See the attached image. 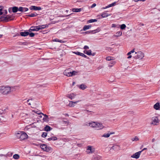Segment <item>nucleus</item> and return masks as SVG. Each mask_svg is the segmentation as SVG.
Segmentation results:
<instances>
[{"label": "nucleus", "mask_w": 160, "mask_h": 160, "mask_svg": "<svg viewBox=\"0 0 160 160\" xmlns=\"http://www.w3.org/2000/svg\"><path fill=\"white\" fill-rule=\"evenodd\" d=\"M132 56L131 55H129L128 57L127 58L128 59L130 58H132Z\"/></svg>", "instance_id": "62"}, {"label": "nucleus", "mask_w": 160, "mask_h": 160, "mask_svg": "<svg viewBox=\"0 0 160 160\" xmlns=\"http://www.w3.org/2000/svg\"><path fill=\"white\" fill-rule=\"evenodd\" d=\"M47 135V133L46 132H43L42 135V137L43 138L46 137Z\"/></svg>", "instance_id": "46"}, {"label": "nucleus", "mask_w": 160, "mask_h": 160, "mask_svg": "<svg viewBox=\"0 0 160 160\" xmlns=\"http://www.w3.org/2000/svg\"><path fill=\"white\" fill-rule=\"evenodd\" d=\"M65 115L66 116H69V115L68 113H66L65 114Z\"/></svg>", "instance_id": "64"}, {"label": "nucleus", "mask_w": 160, "mask_h": 160, "mask_svg": "<svg viewBox=\"0 0 160 160\" xmlns=\"http://www.w3.org/2000/svg\"><path fill=\"white\" fill-rule=\"evenodd\" d=\"M119 148L120 146H119L117 145H115L112 147L111 149H119Z\"/></svg>", "instance_id": "39"}, {"label": "nucleus", "mask_w": 160, "mask_h": 160, "mask_svg": "<svg viewBox=\"0 0 160 160\" xmlns=\"http://www.w3.org/2000/svg\"><path fill=\"white\" fill-rule=\"evenodd\" d=\"M48 25H40L38 26V28L39 30L40 29H42L44 28H45L47 27H48Z\"/></svg>", "instance_id": "21"}, {"label": "nucleus", "mask_w": 160, "mask_h": 160, "mask_svg": "<svg viewBox=\"0 0 160 160\" xmlns=\"http://www.w3.org/2000/svg\"><path fill=\"white\" fill-rule=\"evenodd\" d=\"M28 136L27 134L26 133L22 132L20 136V139L21 140L25 139L27 138Z\"/></svg>", "instance_id": "7"}, {"label": "nucleus", "mask_w": 160, "mask_h": 160, "mask_svg": "<svg viewBox=\"0 0 160 160\" xmlns=\"http://www.w3.org/2000/svg\"><path fill=\"white\" fill-rule=\"evenodd\" d=\"M153 108L156 110L160 109V105L159 102H157L153 106Z\"/></svg>", "instance_id": "14"}, {"label": "nucleus", "mask_w": 160, "mask_h": 160, "mask_svg": "<svg viewBox=\"0 0 160 160\" xmlns=\"http://www.w3.org/2000/svg\"><path fill=\"white\" fill-rule=\"evenodd\" d=\"M2 156H4L5 157H7V155H6L5 154H0V157H2Z\"/></svg>", "instance_id": "57"}, {"label": "nucleus", "mask_w": 160, "mask_h": 160, "mask_svg": "<svg viewBox=\"0 0 160 160\" xmlns=\"http://www.w3.org/2000/svg\"><path fill=\"white\" fill-rule=\"evenodd\" d=\"M80 101L78 100L76 102L70 101L69 103V106L71 107H73L75 104H76L77 102H79Z\"/></svg>", "instance_id": "16"}, {"label": "nucleus", "mask_w": 160, "mask_h": 160, "mask_svg": "<svg viewBox=\"0 0 160 160\" xmlns=\"http://www.w3.org/2000/svg\"><path fill=\"white\" fill-rule=\"evenodd\" d=\"M23 8L20 7L18 8V10L20 12H22L23 11Z\"/></svg>", "instance_id": "52"}, {"label": "nucleus", "mask_w": 160, "mask_h": 160, "mask_svg": "<svg viewBox=\"0 0 160 160\" xmlns=\"http://www.w3.org/2000/svg\"><path fill=\"white\" fill-rule=\"evenodd\" d=\"M84 49H89V47L87 46H85L83 48Z\"/></svg>", "instance_id": "55"}, {"label": "nucleus", "mask_w": 160, "mask_h": 160, "mask_svg": "<svg viewBox=\"0 0 160 160\" xmlns=\"http://www.w3.org/2000/svg\"><path fill=\"white\" fill-rule=\"evenodd\" d=\"M29 35L30 37H33L34 36L35 34L31 32L30 33H29Z\"/></svg>", "instance_id": "51"}, {"label": "nucleus", "mask_w": 160, "mask_h": 160, "mask_svg": "<svg viewBox=\"0 0 160 160\" xmlns=\"http://www.w3.org/2000/svg\"><path fill=\"white\" fill-rule=\"evenodd\" d=\"M4 11H5V12H4V13L3 14L5 15L7 14V12L6 10H5Z\"/></svg>", "instance_id": "63"}, {"label": "nucleus", "mask_w": 160, "mask_h": 160, "mask_svg": "<svg viewBox=\"0 0 160 160\" xmlns=\"http://www.w3.org/2000/svg\"><path fill=\"white\" fill-rule=\"evenodd\" d=\"M111 14H108L106 12H103L101 14V16L102 18H105L108 17L109 16L111 15Z\"/></svg>", "instance_id": "20"}, {"label": "nucleus", "mask_w": 160, "mask_h": 160, "mask_svg": "<svg viewBox=\"0 0 160 160\" xmlns=\"http://www.w3.org/2000/svg\"><path fill=\"white\" fill-rule=\"evenodd\" d=\"M116 63L115 61H111L108 64V66L109 67H111L113 66Z\"/></svg>", "instance_id": "29"}, {"label": "nucleus", "mask_w": 160, "mask_h": 160, "mask_svg": "<svg viewBox=\"0 0 160 160\" xmlns=\"http://www.w3.org/2000/svg\"><path fill=\"white\" fill-rule=\"evenodd\" d=\"M96 6V4L95 3H93L91 6V8H93Z\"/></svg>", "instance_id": "59"}, {"label": "nucleus", "mask_w": 160, "mask_h": 160, "mask_svg": "<svg viewBox=\"0 0 160 160\" xmlns=\"http://www.w3.org/2000/svg\"><path fill=\"white\" fill-rule=\"evenodd\" d=\"M126 27V26L125 24H122L121 25L120 28L122 29H124Z\"/></svg>", "instance_id": "45"}, {"label": "nucleus", "mask_w": 160, "mask_h": 160, "mask_svg": "<svg viewBox=\"0 0 160 160\" xmlns=\"http://www.w3.org/2000/svg\"><path fill=\"white\" fill-rule=\"evenodd\" d=\"M20 36L19 34L17 33L15 36H14V37H15V36Z\"/></svg>", "instance_id": "61"}, {"label": "nucleus", "mask_w": 160, "mask_h": 160, "mask_svg": "<svg viewBox=\"0 0 160 160\" xmlns=\"http://www.w3.org/2000/svg\"><path fill=\"white\" fill-rule=\"evenodd\" d=\"M131 140L133 142L134 141H137L139 140V139L138 137L136 136L134 138H132Z\"/></svg>", "instance_id": "38"}, {"label": "nucleus", "mask_w": 160, "mask_h": 160, "mask_svg": "<svg viewBox=\"0 0 160 160\" xmlns=\"http://www.w3.org/2000/svg\"><path fill=\"white\" fill-rule=\"evenodd\" d=\"M13 18L14 17L12 15L9 16L8 15L6 17L2 16L1 17L2 20L5 21L6 22L12 20L13 19Z\"/></svg>", "instance_id": "4"}, {"label": "nucleus", "mask_w": 160, "mask_h": 160, "mask_svg": "<svg viewBox=\"0 0 160 160\" xmlns=\"http://www.w3.org/2000/svg\"><path fill=\"white\" fill-rule=\"evenodd\" d=\"M46 150H45L44 151H46L47 152H49L51 149V148L50 147H47V146H46Z\"/></svg>", "instance_id": "48"}, {"label": "nucleus", "mask_w": 160, "mask_h": 160, "mask_svg": "<svg viewBox=\"0 0 160 160\" xmlns=\"http://www.w3.org/2000/svg\"><path fill=\"white\" fill-rule=\"evenodd\" d=\"M112 57H111L108 56V57H107L106 58V59L107 60H108V61H111L112 60Z\"/></svg>", "instance_id": "49"}, {"label": "nucleus", "mask_w": 160, "mask_h": 160, "mask_svg": "<svg viewBox=\"0 0 160 160\" xmlns=\"http://www.w3.org/2000/svg\"><path fill=\"white\" fill-rule=\"evenodd\" d=\"M2 9H0V15H2L4 13V12H2Z\"/></svg>", "instance_id": "58"}, {"label": "nucleus", "mask_w": 160, "mask_h": 160, "mask_svg": "<svg viewBox=\"0 0 160 160\" xmlns=\"http://www.w3.org/2000/svg\"><path fill=\"white\" fill-rule=\"evenodd\" d=\"M87 88V86L84 84H81L80 87V88L83 90H84Z\"/></svg>", "instance_id": "31"}, {"label": "nucleus", "mask_w": 160, "mask_h": 160, "mask_svg": "<svg viewBox=\"0 0 160 160\" xmlns=\"http://www.w3.org/2000/svg\"><path fill=\"white\" fill-rule=\"evenodd\" d=\"M82 9L80 8H72V11L73 12H79L81 11Z\"/></svg>", "instance_id": "27"}, {"label": "nucleus", "mask_w": 160, "mask_h": 160, "mask_svg": "<svg viewBox=\"0 0 160 160\" xmlns=\"http://www.w3.org/2000/svg\"><path fill=\"white\" fill-rule=\"evenodd\" d=\"M28 10V9L26 8H23V11L22 12H25Z\"/></svg>", "instance_id": "53"}, {"label": "nucleus", "mask_w": 160, "mask_h": 160, "mask_svg": "<svg viewBox=\"0 0 160 160\" xmlns=\"http://www.w3.org/2000/svg\"><path fill=\"white\" fill-rule=\"evenodd\" d=\"M53 41L54 42H60L61 43H64V41L59 40L57 38L55 39H54L53 40Z\"/></svg>", "instance_id": "41"}, {"label": "nucleus", "mask_w": 160, "mask_h": 160, "mask_svg": "<svg viewBox=\"0 0 160 160\" xmlns=\"http://www.w3.org/2000/svg\"><path fill=\"white\" fill-rule=\"evenodd\" d=\"M100 31V29L98 28L95 30L91 31V32H92V33H96L97 32H99Z\"/></svg>", "instance_id": "40"}, {"label": "nucleus", "mask_w": 160, "mask_h": 160, "mask_svg": "<svg viewBox=\"0 0 160 160\" xmlns=\"http://www.w3.org/2000/svg\"><path fill=\"white\" fill-rule=\"evenodd\" d=\"M38 14H37L35 12L34 13H32L30 14H29L27 16L29 17H33L36 16Z\"/></svg>", "instance_id": "35"}, {"label": "nucleus", "mask_w": 160, "mask_h": 160, "mask_svg": "<svg viewBox=\"0 0 160 160\" xmlns=\"http://www.w3.org/2000/svg\"><path fill=\"white\" fill-rule=\"evenodd\" d=\"M21 132H19L17 133L16 136L18 138L20 139Z\"/></svg>", "instance_id": "44"}, {"label": "nucleus", "mask_w": 160, "mask_h": 160, "mask_svg": "<svg viewBox=\"0 0 160 160\" xmlns=\"http://www.w3.org/2000/svg\"><path fill=\"white\" fill-rule=\"evenodd\" d=\"M95 128H97V130H100L103 129L104 128L103 126L101 124L97 122Z\"/></svg>", "instance_id": "10"}, {"label": "nucleus", "mask_w": 160, "mask_h": 160, "mask_svg": "<svg viewBox=\"0 0 160 160\" xmlns=\"http://www.w3.org/2000/svg\"><path fill=\"white\" fill-rule=\"evenodd\" d=\"M87 111L88 113V115H90L91 114H92V113H93V112L92 111H89L88 110H86Z\"/></svg>", "instance_id": "54"}, {"label": "nucleus", "mask_w": 160, "mask_h": 160, "mask_svg": "<svg viewBox=\"0 0 160 160\" xmlns=\"http://www.w3.org/2000/svg\"><path fill=\"white\" fill-rule=\"evenodd\" d=\"M11 88L8 86H0V93L3 95H7L11 92Z\"/></svg>", "instance_id": "1"}, {"label": "nucleus", "mask_w": 160, "mask_h": 160, "mask_svg": "<svg viewBox=\"0 0 160 160\" xmlns=\"http://www.w3.org/2000/svg\"><path fill=\"white\" fill-rule=\"evenodd\" d=\"M18 10V8L16 7H14L12 8V11L13 12H16Z\"/></svg>", "instance_id": "34"}, {"label": "nucleus", "mask_w": 160, "mask_h": 160, "mask_svg": "<svg viewBox=\"0 0 160 160\" xmlns=\"http://www.w3.org/2000/svg\"><path fill=\"white\" fill-rule=\"evenodd\" d=\"M142 152V151H140L138 152L135 153L133 155L131 156V157L132 158H135L136 159H138L139 158L141 153Z\"/></svg>", "instance_id": "6"}, {"label": "nucleus", "mask_w": 160, "mask_h": 160, "mask_svg": "<svg viewBox=\"0 0 160 160\" xmlns=\"http://www.w3.org/2000/svg\"><path fill=\"white\" fill-rule=\"evenodd\" d=\"M92 33V32H91V31H87L84 32L85 34H89L90 33Z\"/></svg>", "instance_id": "56"}, {"label": "nucleus", "mask_w": 160, "mask_h": 160, "mask_svg": "<svg viewBox=\"0 0 160 160\" xmlns=\"http://www.w3.org/2000/svg\"><path fill=\"white\" fill-rule=\"evenodd\" d=\"M97 21V20L96 19H91L88 21V23H92L94 22H96Z\"/></svg>", "instance_id": "37"}, {"label": "nucleus", "mask_w": 160, "mask_h": 160, "mask_svg": "<svg viewBox=\"0 0 160 160\" xmlns=\"http://www.w3.org/2000/svg\"><path fill=\"white\" fill-rule=\"evenodd\" d=\"M90 125H91L90 122H87L84 124V126H90Z\"/></svg>", "instance_id": "50"}, {"label": "nucleus", "mask_w": 160, "mask_h": 160, "mask_svg": "<svg viewBox=\"0 0 160 160\" xmlns=\"http://www.w3.org/2000/svg\"><path fill=\"white\" fill-rule=\"evenodd\" d=\"M38 28L37 26H34V27H31L30 28L29 30V32H31L33 31H39Z\"/></svg>", "instance_id": "11"}, {"label": "nucleus", "mask_w": 160, "mask_h": 160, "mask_svg": "<svg viewBox=\"0 0 160 160\" xmlns=\"http://www.w3.org/2000/svg\"><path fill=\"white\" fill-rule=\"evenodd\" d=\"M115 4H116V2H113V3H112L111 4H110L108 5V6H107L106 7H105L103 8H102L103 9H106V8H109L110 7H111L112 6H114V5Z\"/></svg>", "instance_id": "28"}, {"label": "nucleus", "mask_w": 160, "mask_h": 160, "mask_svg": "<svg viewBox=\"0 0 160 160\" xmlns=\"http://www.w3.org/2000/svg\"><path fill=\"white\" fill-rule=\"evenodd\" d=\"M52 129V128L48 125H46L44 128L45 130L47 132L50 131Z\"/></svg>", "instance_id": "24"}, {"label": "nucleus", "mask_w": 160, "mask_h": 160, "mask_svg": "<svg viewBox=\"0 0 160 160\" xmlns=\"http://www.w3.org/2000/svg\"><path fill=\"white\" fill-rule=\"evenodd\" d=\"M63 74L68 77H70L71 72L69 69H66L63 72Z\"/></svg>", "instance_id": "13"}, {"label": "nucleus", "mask_w": 160, "mask_h": 160, "mask_svg": "<svg viewBox=\"0 0 160 160\" xmlns=\"http://www.w3.org/2000/svg\"><path fill=\"white\" fill-rule=\"evenodd\" d=\"M29 32H21L20 33V35L23 37H26L29 35Z\"/></svg>", "instance_id": "18"}, {"label": "nucleus", "mask_w": 160, "mask_h": 160, "mask_svg": "<svg viewBox=\"0 0 160 160\" xmlns=\"http://www.w3.org/2000/svg\"><path fill=\"white\" fill-rule=\"evenodd\" d=\"M20 116L22 118H28L29 115L27 113L22 112L20 114Z\"/></svg>", "instance_id": "15"}, {"label": "nucleus", "mask_w": 160, "mask_h": 160, "mask_svg": "<svg viewBox=\"0 0 160 160\" xmlns=\"http://www.w3.org/2000/svg\"><path fill=\"white\" fill-rule=\"evenodd\" d=\"M134 52H135L134 49L133 50H131V51H130V52H128L127 53V55H130L132 53H133Z\"/></svg>", "instance_id": "47"}, {"label": "nucleus", "mask_w": 160, "mask_h": 160, "mask_svg": "<svg viewBox=\"0 0 160 160\" xmlns=\"http://www.w3.org/2000/svg\"><path fill=\"white\" fill-rule=\"evenodd\" d=\"M97 122H90V127L92 128H95Z\"/></svg>", "instance_id": "26"}, {"label": "nucleus", "mask_w": 160, "mask_h": 160, "mask_svg": "<svg viewBox=\"0 0 160 160\" xmlns=\"http://www.w3.org/2000/svg\"><path fill=\"white\" fill-rule=\"evenodd\" d=\"M75 95L73 93H72L69 94H68L66 95V97L70 98L72 100V99H73L75 96Z\"/></svg>", "instance_id": "17"}, {"label": "nucleus", "mask_w": 160, "mask_h": 160, "mask_svg": "<svg viewBox=\"0 0 160 160\" xmlns=\"http://www.w3.org/2000/svg\"><path fill=\"white\" fill-rule=\"evenodd\" d=\"M46 146L47 145L46 144H43L41 145H40V148L42 149L43 151H44L45 150H46Z\"/></svg>", "instance_id": "33"}, {"label": "nucleus", "mask_w": 160, "mask_h": 160, "mask_svg": "<svg viewBox=\"0 0 160 160\" xmlns=\"http://www.w3.org/2000/svg\"><path fill=\"white\" fill-rule=\"evenodd\" d=\"M58 138L57 137H54L52 136L51 137V138H49L48 139V141H50L51 140H53V141H55L57 140Z\"/></svg>", "instance_id": "25"}, {"label": "nucleus", "mask_w": 160, "mask_h": 160, "mask_svg": "<svg viewBox=\"0 0 160 160\" xmlns=\"http://www.w3.org/2000/svg\"><path fill=\"white\" fill-rule=\"evenodd\" d=\"M114 134V132H110V133H105L102 136V137H103L108 138L111 135Z\"/></svg>", "instance_id": "12"}, {"label": "nucleus", "mask_w": 160, "mask_h": 160, "mask_svg": "<svg viewBox=\"0 0 160 160\" xmlns=\"http://www.w3.org/2000/svg\"><path fill=\"white\" fill-rule=\"evenodd\" d=\"M92 25H85L83 28V30L84 31H86L87 30L90 29Z\"/></svg>", "instance_id": "22"}, {"label": "nucleus", "mask_w": 160, "mask_h": 160, "mask_svg": "<svg viewBox=\"0 0 160 160\" xmlns=\"http://www.w3.org/2000/svg\"><path fill=\"white\" fill-rule=\"evenodd\" d=\"M74 53H75L76 55L81 56L82 57H84L85 58H86L87 57V56H86L84 54H83V53H82L79 52H74Z\"/></svg>", "instance_id": "19"}, {"label": "nucleus", "mask_w": 160, "mask_h": 160, "mask_svg": "<svg viewBox=\"0 0 160 160\" xmlns=\"http://www.w3.org/2000/svg\"><path fill=\"white\" fill-rule=\"evenodd\" d=\"M84 52L88 55H92V51L91 50L88 51H84Z\"/></svg>", "instance_id": "30"}, {"label": "nucleus", "mask_w": 160, "mask_h": 160, "mask_svg": "<svg viewBox=\"0 0 160 160\" xmlns=\"http://www.w3.org/2000/svg\"><path fill=\"white\" fill-rule=\"evenodd\" d=\"M29 9L31 10H41L42 8L40 7H37L35 6H32L30 7Z\"/></svg>", "instance_id": "8"}, {"label": "nucleus", "mask_w": 160, "mask_h": 160, "mask_svg": "<svg viewBox=\"0 0 160 160\" xmlns=\"http://www.w3.org/2000/svg\"><path fill=\"white\" fill-rule=\"evenodd\" d=\"M69 122L67 121H65L63 120L61 122V124L62 125H68V124Z\"/></svg>", "instance_id": "36"}, {"label": "nucleus", "mask_w": 160, "mask_h": 160, "mask_svg": "<svg viewBox=\"0 0 160 160\" xmlns=\"http://www.w3.org/2000/svg\"><path fill=\"white\" fill-rule=\"evenodd\" d=\"M13 158L15 159H18L19 158V156L18 154H15L13 155Z\"/></svg>", "instance_id": "42"}, {"label": "nucleus", "mask_w": 160, "mask_h": 160, "mask_svg": "<svg viewBox=\"0 0 160 160\" xmlns=\"http://www.w3.org/2000/svg\"><path fill=\"white\" fill-rule=\"evenodd\" d=\"M77 73V72L75 71H73L72 72H71L70 77L75 75Z\"/></svg>", "instance_id": "43"}, {"label": "nucleus", "mask_w": 160, "mask_h": 160, "mask_svg": "<svg viewBox=\"0 0 160 160\" xmlns=\"http://www.w3.org/2000/svg\"><path fill=\"white\" fill-rule=\"evenodd\" d=\"M135 53L136 55L134 56V58L136 59H142L144 56V53L140 51L135 52Z\"/></svg>", "instance_id": "2"}, {"label": "nucleus", "mask_w": 160, "mask_h": 160, "mask_svg": "<svg viewBox=\"0 0 160 160\" xmlns=\"http://www.w3.org/2000/svg\"><path fill=\"white\" fill-rule=\"evenodd\" d=\"M122 35V32L121 31H118L116 33L115 35H114L115 37H119L121 36Z\"/></svg>", "instance_id": "32"}, {"label": "nucleus", "mask_w": 160, "mask_h": 160, "mask_svg": "<svg viewBox=\"0 0 160 160\" xmlns=\"http://www.w3.org/2000/svg\"><path fill=\"white\" fill-rule=\"evenodd\" d=\"M156 140L155 138H153L152 140V142H153L156 141Z\"/></svg>", "instance_id": "60"}, {"label": "nucleus", "mask_w": 160, "mask_h": 160, "mask_svg": "<svg viewBox=\"0 0 160 160\" xmlns=\"http://www.w3.org/2000/svg\"><path fill=\"white\" fill-rule=\"evenodd\" d=\"M44 116V117L43 118V120L44 122H47L48 121V115L46 114H42Z\"/></svg>", "instance_id": "23"}, {"label": "nucleus", "mask_w": 160, "mask_h": 160, "mask_svg": "<svg viewBox=\"0 0 160 160\" xmlns=\"http://www.w3.org/2000/svg\"><path fill=\"white\" fill-rule=\"evenodd\" d=\"M95 151V148L93 146H88L87 147L86 151L87 154H90L94 153Z\"/></svg>", "instance_id": "3"}, {"label": "nucleus", "mask_w": 160, "mask_h": 160, "mask_svg": "<svg viewBox=\"0 0 160 160\" xmlns=\"http://www.w3.org/2000/svg\"><path fill=\"white\" fill-rule=\"evenodd\" d=\"M102 157L96 155H93L92 158V160H101L102 159Z\"/></svg>", "instance_id": "9"}, {"label": "nucleus", "mask_w": 160, "mask_h": 160, "mask_svg": "<svg viewBox=\"0 0 160 160\" xmlns=\"http://www.w3.org/2000/svg\"><path fill=\"white\" fill-rule=\"evenodd\" d=\"M152 122L151 124L154 125H157V123H158L160 121L159 120L157 117L152 118Z\"/></svg>", "instance_id": "5"}]
</instances>
